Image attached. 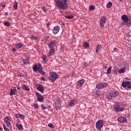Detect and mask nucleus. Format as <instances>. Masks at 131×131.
<instances>
[{
  "instance_id": "obj_45",
  "label": "nucleus",
  "mask_w": 131,
  "mask_h": 131,
  "mask_svg": "<svg viewBox=\"0 0 131 131\" xmlns=\"http://www.w3.org/2000/svg\"><path fill=\"white\" fill-rule=\"evenodd\" d=\"M128 22H129V23H128V25H131V17H128Z\"/></svg>"
},
{
  "instance_id": "obj_22",
  "label": "nucleus",
  "mask_w": 131,
  "mask_h": 131,
  "mask_svg": "<svg viewBox=\"0 0 131 131\" xmlns=\"http://www.w3.org/2000/svg\"><path fill=\"white\" fill-rule=\"evenodd\" d=\"M95 96V98H98L101 96V92L100 91H96V93L94 94Z\"/></svg>"
},
{
  "instance_id": "obj_44",
  "label": "nucleus",
  "mask_w": 131,
  "mask_h": 131,
  "mask_svg": "<svg viewBox=\"0 0 131 131\" xmlns=\"http://www.w3.org/2000/svg\"><path fill=\"white\" fill-rule=\"evenodd\" d=\"M19 118H21V119H24V118H25V116L20 114L19 116Z\"/></svg>"
},
{
  "instance_id": "obj_49",
  "label": "nucleus",
  "mask_w": 131,
  "mask_h": 131,
  "mask_svg": "<svg viewBox=\"0 0 131 131\" xmlns=\"http://www.w3.org/2000/svg\"><path fill=\"white\" fill-rule=\"evenodd\" d=\"M84 66H85V67H88V66H89V64L86 62H84Z\"/></svg>"
},
{
  "instance_id": "obj_33",
  "label": "nucleus",
  "mask_w": 131,
  "mask_h": 131,
  "mask_svg": "<svg viewBox=\"0 0 131 131\" xmlns=\"http://www.w3.org/2000/svg\"><path fill=\"white\" fill-rule=\"evenodd\" d=\"M112 69V68L111 67H110L108 68V69L107 70V73L108 74H110V73H111V69Z\"/></svg>"
},
{
  "instance_id": "obj_3",
  "label": "nucleus",
  "mask_w": 131,
  "mask_h": 131,
  "mask_svg": "<svg viewBox=\"0 0 131 131\" xmlns=\"http://www.w3.org/2000/svg\"><path fill=\"white\" fill-rule=\"evenodd\" d=\"M114 109L118 112H121L125 110V105L123 104H120V103H116L114 105Z\"/></svg>"
},
{
  "instance_id": "obj_43",
  "label": "nucleus",
  "mask_w": 131,
  "mask_h": 131,
  "mask_svg": "<svg viewBox=\"0 0 131 131\" xmlns=\"http://www.w3.org/2000/svg\"><path fill=\"white\" fill-rule=\"evenodd\" d=\"M31 39H33L34 40H36V39H37V37H36L35 36H32L31 37Z\"/></svg>"
},
{
  "instance_id": "obj_9",
  "label": "nucleus",
  "mask_w": 131,
  "mask_h": 131,
  "mask_svg": "<svg viewBox=\"0 0 131 131\" xmlns=\"http://www.w3.org/2000/svg\"><path fill=\"white\" fill-rule=\"evenodd\" d=\"M103 125H104V122L102 120H98L96 123V127L97 129H101V128L103 127Z\"/></svg>"
},
{
  "instance_id": "obj_26",
  "label": "nucleus",
  "mask_w": 131,
  "mask_h": 131,
  "mask_svg": "<svg viewBox=\"0 0 131 131\" xmlns=\"http://www.w3.org/2000/svg\"><path fill=\"white\" fill-rule=\"evenodd\" d=\"M4 25H5V26H7V27H9V26H11V24L9 21H4Z\"/></svg>"
},
{
  "instance_id": "obj_25",
  "label": "nucleus",
  "mask_w": 131,
  "mask_h": 131,
  "mask_svg": "<svg viewBox=\"0 0 131 131\" xmlns=\"http://www.w3.org/2000/svg\"><path fill=\"white\" fill-rule=\"evenodd\" d=\"M16 47L17 49H21V48L23 47V44L21 43H17V44H16Z\"/></svg>"
},
{
  "instance_id": "obj_51",
  "label": "nucleus",
  "mask_w": 131,
  "mask_h": 131,
  "mask_svg": "<svg viewBox=\"0 0 131 131\" xmlns=\"http://www.w3.org/2000/svg\"><path fill=\"white\" fill-rule=\"evenodd\" d=\"M50 25L51 24L50 23H48L46 25L48 27H49V26H50Z\"/></svg>"
},
{
  "instance_id": "obj_47",
  "label": "nucleus",
  "mask_w": 131,
  "mask_h": 131,
  "mask_svg": "<svg viewBox=\"0 0 131 131\" xmlns=\"http://www.w3.org/2000/svg\"><path fill=\"white\" fill-rule=\"evenodd\" d=\"M33 106L35 108H38V104L37 103L34 104Z\"/></svg>"
},
{
  "instance_id": "obj_13",
  "label": "nucleus",
  "mask_w": 131,
  "mask_h": 131,
  "mask_svg": "<svg viewBox=\"0 0 131 131\" xmlns=\"http://www.w3.org/2000/svg\"><path fill=\"white\" fill-rule=\"evenodd\" d=\"M17 92V88L16 87H13L12 89L10 90V96H13L16 95V92Z\"/></svg>"
},
{
  "instance_id": "obj_15",
  "label": "nucleus",
  "mask_w": 131,
  "mask_h": 131,
  "mask_svg": "<svg viewBox=\"0 0 131 131\" xmlns=\"http://www.w3.org/2000/svg\"><path fill=\"white\" fill-rule=\"evenodd\" d=\"M60 30V27L59 26H55L53 29V34H57Z\"/></svg>"
},
{
  "instance_id": "obj_42",
  "label": "nucleus",
  "mask_w": 131,
  "mask_h": 131,
  "mask_svg": "<svg viewBox=\"0 0 131 131\" xmlns=\"http://www.w3.org/2000/svg\"><path fill=\"white\" fill-rule=\"evenodd\" d=\"M41 9L43 11L45 12V13H47V9L45 7H42Z\"/></svg>"
},
{
  "instance_id": "obj_23",
  "label": "nucleus",
  "mask_w": 131,
  "mask_h": 131,
  "mask_svg": "<svg viewBox=\"0 0 131 131\" xmlns=\"http://www.w3.org/2000/svg\"><path fill=\"white\" fill-rule=\"evenodd\" d=\"M4 122H5V123H7V122H9L10 121H11V119H10L9 118V117L6 116L5 118H4Z\"/></svg>"
},
{
  "instance_id": "obj_20",
  "label": "nucleus",
  "mask_w": 131,
  "mask_h": 131,
  "mask_svg": "<svg viewBox=\"0 0 131 131\" xmlns=\"http://www.w3.org/2000/svg\"><path fill=\"white\" fill-rule=\"evenodd\" d=\"M118 121H119V122L123 123V122H126L127 120H126V118L123 117H121L118 119Z\"/></svg>"
},
{
  "instance_id": "obj_16",
  "label": "nucleus",
  "mask_w": 131,
  "mask_h": 131,
  "mask_svg": "<svg viewBox=\"0 0 131 131\" xmlns=\"http://www.w3.org/2000/svg\"><path fill=\"white\" fill-rule=\"evenodd\" d=\"M121 19L123 22L125 23H127L128 22V17L126 15H123L121 17Z\"/></svg>"
},
{
  "instance_id": "obj_52",
  "label": "nucleus",
  "mask_w": 131,
  "mask_h": 131,
  "mask_svg": "<svg viewBox=\"0 0 131 131\" xmlns=\"http://www.w3.org/2000/svg\"><path fill=\"white\" fill-rule=\"evenodd\" d=\"M61 25H62V26H65V23H61Z\"/></svg>"
},
{
  "instance_id": "obj_21",
  "label": "nucleus",
  "mask_w": 131,
  "mask_h": 131,
  "mask_svg": "<svg viewBox=\"0 0 131 131\" xmlns=\"http://www.w3.org/2000/svg\"><path fill=\"white\" fill-rule=\"evenodd\" d=\"M118 73H124L125 72V68L123 67L118 71Z\"/></svg>"
},
{
  "instance_id": "obj_7",
  "label": "nucleus",
  "mask_w": 131,
  "mask_h": 131,
  "mask_svg": "<svg viewBox=\"0 0 131 131\" xmlns=\"http://www.w3.org/2000/svg\"><path fill=\"white\" fill-rule=\"evenodd\" d=\"M122 86L125 89V90H128V89H131V82L129 81H123L122 83Z\"/></svg>"
},
{
  "instance_id": "obj_27",
  "label": "nucleus",
  "mask_w": 131,
  "mask_h": 131,
  "mask_svg": "<svg viewBox=\"0 0 131 131\" xmlns=\"http://www.w3.org/2000/svg\"><path fill=\"white\" fill-rule=\"evenodd\" d=\"M17 8H18V3H17V2H15L14 3L13 9H14V10H17Z\"/></svg>"
},
{
  "instance_id": "obj_5",
  "label": "nucleus",
  "mask_w": 131,
  "mask_h": 131,
  "mask_svg": "<svg viewBox=\"0 0 131 131\" xmlns=\"http://www.w3.org/2000/svg\"><path fill=\"white\" fill-rule=\"evenodd\" d=\"M42 67H41V64L39 62L35 63L33 67V71L34 72H36L39 71V70L42 69Z\"/></svg>"
},
{
  "instance_id": "obj_50",
  "label": "nucleus",
  "mask_w": 131,
  "mask_h": 131,
  "mask_svg": "<svg viewBox=\"0 0 131 131\" xmlns=\"http://www.w3.org/2000/svg\"><path fill=\"white\" fill-rule=\"evenodd\" d=\"M16 51H17V50H16L15 48H13L12 49V52H16Z\"/></svg>"
},
{
  "instance_id": "obj_36",
  "label": "nucleus",
  "mask_w": 131,
  "mask_h": 131,
  "mask_svg": "<svg viewBox=\"0 0 131 131\" xmlns=\"http://www.w3.org/2000/svg\"><path fill=\"white\" fill-rule=\"evenodd\" d=\"M89 46H90V45L86 42H84V44H83L84 48H89Z\"/></svg>"
},
{
  "instance_id": "obj_56",
  "label": "nucleus",
  "mask_w": 131,
  "mask_h": 131,
  "mask_svg": "<svg viewBox=\"0 0 131 131\" xmlns=\"http://www.w3.org/2000/svg\"><path fill=\"white\" fill-rule=\"evenodd\" d=\"M119 2H120L121 3H122V2H123V0H119Z\"/></svg>"
},
{
  "instance_id": "obj_30",
  "label": "nucleus",
  "mask_w": 131,
  "mask_h": 131,
  "mask_svg": "<svg viewBox=\"0 0 131 131\" xmlns=\"http://www.w3.org/2000/svg\"><path fill=\"white\" fill-rule=\"evenodd\" d=\"M112 7V2H109L106 5V8L107 9H109L110 8H111Z\"/></svg>"
},
{
  "instance_id": "obj_46",
  "label": "nucleus",
  "mask_w": 131,
  "mask_h": 131,
  "mask_svg": "<svg viewBox=\"0 0 131 131\" xmlns=\"http://www.w3.org/2000/svg\"><path fill=\"white\" fill-rule=\"evenodd\" d=\"M41 107L42 110H45V109H47V107L46 106H45V105L43 104H41Z\"/></svg>"
},
{
  "instance_id": "obj_12",
  "label": "nucleus",
  "mask_w": 131,
  "mask_h": 131,
  "mask_svg": "<svg viewBox=\"0 0 131 131\" xmlns=\"http://www.w3.org/2000/svg\"><path fill=\"white\" fill-rule=\"evenodd\" d=\"M77 104V101L75 99H72L69 103L68 107H73L74 105Z\"/></svg>"
},
{
  "instance_id": "obj_35",
  "label": "nucleus",
  "mask_w": 131,
  "mask_h": 131,
  "mask_svg": "<svg viewBox=\"0 0 131 131\" xmlns=\"http://www.w3.org/2000/svg\"><path fill=\"white\" fill-rule=\"evenodd\" d=\"M3 126L5 131H10V130H9V129L7 128V126H6L5 124H3Z\"/></svg>"
},
{
  "instance_id": "obj_29",
  "label": "nucleus",
  "mask_w": 131,
  "mask_h": 131,
  "mask_svg": "<svg viewBox=\"0 0 131 131\" xmlns=\"http://www.w3.org/2000/svg\"><path fill=\"white\" fill-rule=\"evenodd\" d=\"M23 89H24V90H26V91H30V89L29 88V87L26 85V84H24L23 86Z\"/></svg>"
},
{
  "instance_id": "obj_54",
  "label": "nucleus",
  "mask_w": 131,
  "mask_h": 131,
  "mask_svg": "<svg viewBox=\"0 0 131 131\" xmlns=\"http://www.w3.org/2000/svg\"><path fill=\"white\" fill-rule=\"evenodd\" d=\"M2 7H3V8H6V5H3Z\"/></svg>"
},
{
  "instance_id": "obj_18",
  "label": "nucleus",
  "mask_w": 131,
  "mask_h": 131,
  "mask_svg": "<svg viewBox=\"0 0 131 131\" xmlns=\"http://www.w3.org/2000/svg\"><path fill=\"white\" fill-rule=\"evenodd\" d=\"M50 50L48 53V57H51V56H53L55 54V48H50Z\"/></svg>"
},
{
  "instance_id": "obj_11",
  "label": "nucleus",
  "mask_w": 131,
  "mask_h": 131,
  "mask_svg": "<svg viewBox=\"0 0 131 131\" xmlns=\"http://www.w3.org/2000/svg\"><path fill=\"white\" fill-rule=\"evenodd\" d=\"M108 85L107 83H99L96 85V89H104Z\"/></svg>"
},
{
  "instance_id": "obj_1",
  "label": "nucleus",
  "mask_w": 131,
  "mask_h": 131,
  "mask_svg": "<svg viewBox=\"0 0 131 131\" xmlns=\"http://www.w3.org/2000/svg\"><path fill=\"white\" fill-rule=\"evenodd\" d=\"M55 3L59 9L65 10L67 8V0H55Z\"/></svg>"
},
{
  "instance_id": "obj_41",
  "label": "nucleus",
  "mask_w": 131,
  "mask_h": 131,
  "mask_svg": "<svg viewBox=\"0 0 131 131\" xmlns=\"http://www.w3.org/2000/svg\"><path fill=\"white\" fill-rule=\"evenodd\" d=\"M49 127H51V128H54V127H55V126H54V125H53V124L52 123H50L48 125Z\"/></svg>"
},
{
  "instance_id": "obj_57",
  "label": "nucleus",
  "mask_w": 131,
  "mask_h": 131,
  "mask_svg": "<svg viewBox=\"0 0 131 131\" xmlns=\"http://www.w3.org/2000/svg\"><path fill=\"white\" fill-rule=\"evenodd\" d=\"M0 130H2V127H0Z\"/></svg>"
},
{
  "instance_id": "obj_55",
  "label": "nucleus",
  "mask_w": 131,
  "mask_h": 131,
  "mask_svg": "<svg viewBox=\"0 0 131 131\" xmlns=\"http://www.w3.org/2000/svg\"><path fill=\"white\" fill-rule=\"evenodd\" d=\"M103 68H107V65H104V66H103Z\"/></svg>"
},
{
  "instance_id": "obj_28",
  "label": "nucleus",
  "mask_w": 131,
  "mask_h": 131,
  "mask_svg": "<svg viewBox=\"0 0 131 131\" xmlns=\"http://www.w3.org/2000/svg\"><path fill=\"white\" fill-rule=\"evenodd\" d=\"M5 124L7 125V126H8V127L12 128V124H11V121L6 123Z\"/></svg>"
},
{
  "instance_id": "obj_37",
  "label": "nucleus",
  "mask_w": 131,
  "mask_h": 131,
  "mask_svg": "<svg viewBox=\"0 0 131 131\" xmlns=\"http://www.w3.org/2000/svg\"><path fill=\"white\" fill-rule=\"evenodd\" d=\"M23 62L24 64H26V65H27L28 64H29V62L27 60L24 59L23 60Z\"/></svg>"
},
{
  "instance_id": "obj_32",
  "label": "nucleus",
  "mask_w": 131,
  "mask_h": 131,
  "mask_svg": "<svg viewBox=\"0 0 131 131\" xmlns=\"http://www.w3.org/2000/svg\"><path fill=\"white\" fill-rule=\"evenodd\" d=\"M74 16L73 15H66L65 18L67 19H72V18H74Z\"/></svg>"
},
{
  "instance_id": "obj_31",
  "label": "nucleus",
  "mask_w": 131,
  "mask_h": 131,
  "mask_svg": "<svg viewBox=\"0 0 131 131\" xmlns=\"http://www.w3.org/2000/svg\"><path fill=\"white\" fill-rule=\"evenodd\" d=\"M39 73L41 74V75H45L46 74V72L42 71V68L39 71H38Z\"/></svg>"
},
{
  "instance_id": "obj_24",
  "label": "nucleus",
  "mask_w": 131,
  "mask_h": 131,
  "mask_svg": "<svg viewBox=\"0 0 131 131\" xmlns=\"http://www.w3.org/2000/svg\"><path fill=\"white\" fill-rule=\"evenodd\" d=\"M16 127H18L19 130H22V129H23V126L22 125V124L16 123Z\"/></svg>"
},
{
  "instance_id": "obj_58",
  "label": "nucleus",
  "mask_w": 131,
  "mask_h": 131,
  "mask_svg": "<svg viewBox=\"0 0 131 131\" xmlns=\"http://www.w3.org/2000/svg\"><path fill=\"white\" fill-rule=\"evenodd\" d=\"M17 90H20V88H17Z\"/></svg>"
},
{
  "instance_id": "obj_6",
  "label": "nucleus",
  "mask_w": 131,
  "mask_h": 131,
  "mask_svg": "<svg viewBox=\"0 0 131 131\" xmlns=\"http://www.w3.org/2000/svg\"><path fill=\"white\" fill-rule=\"evenodd\" d=\"M57 43H58V41L56 40H52L49 43L48 47L49 49H55V47L57 46Z\"/></svg>"
},
{
  "instance_id": "obj_53",
  "label": "nucleus",
  "mask_w": 131,
  "mask_h": 131,
  "mask_svg": "<svg viewBox=\"0 0 131 131\" xmlns=\"http://www.w3.org/2000/svg\"><path fill=\"white\" fill-rule=\"evenodd\" d=\"M5 15L6 16H8V15H9V13H8V12H5Z\"/></svg>"
},
{
  "instance_id": "obj_17",
  "label": "nucleus",
  "mask_w": 131,
  "mask_h": 131,
  "mask_svg": "<svg viewBox=\"0 0 131 131\" xmlns=\"http://www.w3.org/2000/svg\"><path fill=\"white\" fill-rule=\"evenodd\" d=\"M76 83L78 86H79V87H81L84 83V79H82L80 80L77 81Z\"/></svg>"
},
{
  "instance_id": "obj_38",
  "label": "nucleus",
  "mask_w": 131,
  "mask_h": 131,
  "mask_svg": "<svg viewBox=\"0 0 131 131\" xmlns=\"http://www.w3.org/2000/svg\"><path fill=\"white\" fill-rule=\"evenodd\" d=\"M89 9L91 10V11H94L95 10V6H90L89 7Z\"/></svg>"
},
{
  "instance_id": "obj_10",
  "label": "nucleus",
  "mask_w": 131,
  "mask_h": 131,
  "mask_svg": "<svg viewBox=\"0 0 131 131\" xmlns=\"http://www.w3.org/2000/svg\"><path fill=\"white\" fill-rule=\"evenodd\" d=\"M107 21V18L105 17H102L101 19L100 20V26L101 27V28H103L104 27V25H105V24L106 23Z\"/></svg>"
},
{
  "instance_id": "obj_19",
  "label": "nucleus",
  "mask_w": 131,
  "mask_h": 131,
  "mask_svg": "<svg viewBox=\"0 0 131 131\" xmlns=\"http://www.w3.org/2000/svg\"><path fill=\"white\" fill-rule=\"evenodd\" d=\"M102 49H103V47H102V46L99 45H97L96 53H100V52L102 51Z\"/></svg>"
},
{
  "instance_id": "obj_4",
  "label": "nucleus",
  "mask_w": 131,
  "mask_h": 131,
  "mask_svg": "<svg viewBox=\"0 0 131 131\" xmlns=\"http://www.w3.org/2000/svg\"><path fill=\"white\" fill-rule=\"evenodd\" d=\"M58 79V74L55 72H50L49 75V79L51 82H55Z\"/></svg>"
},
{
  "instance_id": "obj_39",
  "label": "nucleus",
  "mask_w": 131,
  "mask_h": 131,
  "mask_svg": "<svg viewBox=\"0 0 131 131\" xmlns=\"http://www.w3.org/2000/svg\"><path fill=\"white\" fill-rule=\"evenodd\" d=\"M42 60L43 62H46L47 61V56L42 55Z\"/></svg>"
},
{
  "instance_id": "obj_8",
  "label": "nucleus",
  "mask_w": 131,
  "mask_h": 131,
  "mask_svg": "<svg viewBox=\"0 0 131 131\" xmlns=\"http://www.w3.org/2000/svg\"><path fill=\"white\" fill-rule=\"evenodd\" d=\"M35 95L37 97V100L38 102H43L45 100V97L41 95L38 92H35Z\"/></svg>"
},
{
  "instance_id": "obj_14",
  "label": "nucleus",
  "mask_w": 131,
  "mask_h": 131,
  "mask_svg": "<svg viewBox=\"0 0 131 131\" xmlns=\"http://www.w3.org/2000/svg\"><path fill=\"white\" fill-rule=\"evenodd\" d=\"M37 91H39V92H40V93H42V94H43L45 92V88L42 86V85L39 84L37 87Z\"/></svg>"
},
{
  "instance_id": "obj_2",
  "label": "nucleus",
  "mask_w": 131,
  "mask_h": 131,
  "mask_svg": "<svg viewBox=\"0 0 131 131\" xmlns=\"http://www.w3.org/2000/svg\"><path fill=\"white\" fill-rule=\"evenodd\" d=\"M116 96H118V92L115 91H110L106 94L105 98L108 100H111L113 97H116Z\"/></svg>"
},
{
  "instance_id": "obj_40",
  "label": "nucleus",
  "mask_w": 131,
  "mask_h": 131,
  "mask_svg": "<svg viewBox=\"0 0 131 131\" xmlns=\"http://www.w3.org/2000/svg\"><path fill=\"white\" fill-rule=\"evenodd\" d=\"M20 114H15L14 115L15 117H16V118H20Z\"/></svg>"
},
{
  "instance_id": "obj_48",
  "label": "nucleus",
  "mask_w": 131,
  "mask_h": 131,
  "mask_svg": "<svg viewBox=\"0 0 131 131\" xmlns=\"http://www.w3.org/2000/svg\"><path fill=\"white\" fill-rule=\"evenodd\" d=\"M41 80H42V81H46V79L45 78V77H41Z\"/></svg>"
},
{
  "instance_id": "obj_34",
  "label": "nucleus",
  "mask_w": 131,
  "mask_h": 131,
  "mask_svg": "<svg viewBox=\"0 0 131 131\" xmlns=\"http://www.w3.org/2000/svg\"><path fill=\"white\" fill-rule=\"evenodd\" d=\"M55 107L56 108V110H59L60 108H61V104H56L55 105Z\"/></svg>"
}]
</instances>
